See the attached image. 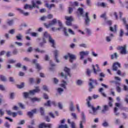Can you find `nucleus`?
<instances>
[{
	"label": "nucleus",
	"mask_w": 128,
	"mask_h": 128,
	"mask_svg": "<svg viewBox=\"0 0 128 128\" xmlns=\"http://www.w3.org/2000/svg\"><path fill=\"white\" fill-rule=\"evenodd\" d=\"M78 12H80L81 16L85 18V24L86 26L90 24V19L88 17V12H86L85 14H84V8H78Z\"/></svg>",
	"instance_id": "obj_1"
},
{
	"label": "nucleus",
	"mask_w": 128,
	"mask_h": 128,
	"mask_svg": "<svg viewBox=\"0 0 128 128\" xmlns=\"http://www.w3.org/2000/svg\"><path fill=\"white\" fill-rule=\"evenodd\" d=\"M40 87L37 86L34 90H30L29 92H24V98H30V96H34L36 92H40Z\"/></svg>",
	"instance_id": "obj_2"
},
{
	"label": "nucleus",
	"mask_w": 128,
	"mask_h": 128,
	"mask_svg": "<svg viewBox=\"0 0 128 128\" xmlns=\"http://www.w3.org/2000/svg\"><path fill=\"white\" fill-rule=\"evenodd\" d=\"M68 84L66 83V82L63 80L62 82V83L60 84V86L63 88H57V92L59 94H62V92H64V88L66 89V85Z\"/></svg>",
	"instance_id": "obj_3"
},
{
	"label": "nucleus",
	"mask_w": 128,
	"mask_h": 128,
	"mask_svg": "<svg viewBox=\"0 0 128 128\" xmlns=\"http://www.w3.org/2000/svg\"><path fill=\"white\" fill-rule=\"evenodd\" d=\"M70 68L65 67L64 68V72H61V76L62 78H68V76H70Z\"/></svg>",
	"instance_id": "obj_4"
},
{
	"label": "nucleus",
	"mask_w": 128,
	"mask_h": 128,
	"mask_svg": "<svg viewBox=\"0 0 128 128\" xmlns=\"http://www.w3.org/2000/svg\"><path fill=\"white\" fill-rule=\"evenodd\" d=\"M86 115L84 112H82L81 114V120L80 122V128H84L82 124H86Z\"/></svg>",
	"instance_id": "obj_5"
},
{
	"label": "nucleus",
	"mask_w": 128,
	"mask_h": 128,
	"mask_svg": "<svg viewBox=\"0 0 128 128\" xmlns=\"http://www.w3.org/2000/svg\"><path fill=\"white\" fill-rule=\"evenodd\" d=\"M90 82L89 83V92H92V90L94 88V84H97L96 80H94L92 78L90 79Z\"/></svg>",
	"instance_id": "obj_6"
},
{
	"label": "nucleus",
	"mask_w": 128,
	"mask_h": 128,
	"mask_svg": "<svg viewBox=\"0 0 128 128\" xmlns=\"http://www.w3.org/2000/svg\"><path fill=\"white\" fill-rule=\"evenodd\" d=\"M121 104L120 103H115L116 107L114 108V112L116 116H120V112H118V108L120 106Z\"/></svg>",
	"instance_id": "obj_7"
},
{
	"label": "nucleus",
	"mask_w": 128,
	"mask_h": 128,
	"mask_svg": "<svg viewBox=\"0 0 128 128\" xmlns=\"http://www.w3.org/2000/svg\"><path fill=\"white\" fill-rule=\"evenodd\" d=\"M58 23V20L56 18L53 19L51 20L48 24H44V26H46V28H50V26H56Z\"/></svg>",
	"instance_id": "obj_8"
},
{
	"label": "nucleus",
	"mask_w": 128,
	"mask_h": 128,
	"mask_svg": "<svg viewBox=\"0 0 128 128\" xmlns=\"http://www.w3.org/2000/svg\"><path fill=\"white\" fill-rule=\"evenodd\" d=\"M98 110H102V107L100 106H97L96 108L94 107L92 111L90 110L89 113L93 116H96V114H98Z\"/></svg>",
	"instance_id": "obj_9"
},
{
	"label": "nucleus",
	"mask_w": 128,
	"mask_h": 128,
	"mask_svg": "<svg viewBox=\"0 0 128 128\" xmlns=\"http://www.w3.org/2000/svg\"><path fill=\"white\" fill-rule=\"evenodd\" d=\"M58 24L59 28H56V27H52L51 28V30L52 32H56V30H62V22L60 20H58Z\"/></svg>",
	"instance_id": "obj_10"
},
{
	"label": "nucleus",
	"mask_w": 128,
	"mask_h": 128,
	"mask_svg": "<svg viewBox=\"0 0 128 128\" xmlns=\"http://www.w3.org/2000/svg\"><path fill=\"white\" fill-rule=\"evenodd\" d=\"M79 54L80 56V60H82L84 58V56H88V54H90V52L89 51H81L79 52Z\"/></svg>",
	"instance_id": "obj_11"
},
{
	"label": "nucleus",
	"mask_w": 128,
	"mask_h": 128,
	"mask_svg": "<svg viewBox=\"0 0 128 128\" xmlns=\"http://www.w3.org/2000/svg\"><path fill=\"white\" fill-rule=\"evenodd\" d=\"M120 64L118 62H116L114 63L112 65V70H114V72H116L118 70V68H121Z\"/></svg>",
	"instance_id": "obj_12"
},
{
	"label": "nucleus",
	"mask_w": 128,
	"mask_h": 128,
	"mask_svg": "<svg viewBox=\"0 0 128 128\" xmlns=\"http://www.w3.org/2000/svg\"><path fill=\"white\" fill-rule=\"evenodd\" d=\"M52 124H46V123H42L39 125V128H52Z\"/></svg>",
	"instance_id": "obj_13"
},
{
	"label": "nucleus",
	"mask_w": 128,
	"mask_h": 128,
	"mask_svg": "<svg viewBox=\"0 0 128 128\" xmlns=\"http://www.w3.org/2000/svg\"><path fill=\"white\" fill-rule=\"evenodd\" d=\"M48 42L50 43L51 44L52 48H56V40L50 37V38L48 39Z\"/></svg>",
	"instance_id": "obj_14"
},
{
	"label": "nucleus",
	"mask_w": 128,
	"mask_h": 128,
	"mask_svg": "<svg viewBox=\"0 0 128 128\" xmlns=\"http://www.w3.org/2000/svg\"><path fill=\"white\" fill-rule=\"evenodd\" d=\"M16 10H18L20 14H23V16H30V12H24V10H22L20 8H16Z\"/></svg>",
	"instance_id": "obj_15"
},
{
	"label": "nucleus",
	"mask_w": 128,
	"mask_h": 128,
	"mask_svg": "<svg viewBox=\"0 0 128 128\" xmlns=\"http://www.w3.org/2000/svg\"><path fill=\"white\" fill-rule=\"evenodd\" d=\"M32 5L26 4L24 6V9L28 10V8H36V3L34 1L32 2Z\"/></svg>",
	"instance_id": "obj_16"
},
{
	"label": "nucleus",
	"mask_w": 128,
	"mask_h": 128,
	"mask_svg": "<svg viewBox=\"0 0 128 128\" xmlns=\"http://www.w3.org/2000/svg\"><path fill=\"white\" fill-rule=\"evenodd\" d=\"M90 100H92V97L88 96V98L86 99V102H87V104L88 108H90L92 109L91 112H92L94 110V106L90 104Z\"/></svg>",
	"instance_id": "obj_17"
},
{
	"label": "nucleus",
	"mask_w": 128,
	"mask_h": 128,
	"mask_svg": "<svg viewBox=\"0 0 128 128\" xmlns=\"http://www.w3.org/2000/svg\"><path fill=\"white\" fill-rule=\"evenodd\" d=\"M96 66L97 67V70H96V67L94 66V65H92V68L94 70V74H98V72H100L102 70L100 69V67L98 66V64H96Z\"/></svg>",
	"instance_id": "obj_18"
},
{
	"label": "nucleus",
	"mask_w": 128,
	"mask_h": 128,
	"mask_svg": "<svg viewBox=\"0 0 128 128\" xmlns=\"http://www.w3.org/2000/svg\"><path fill=\"white\" fill-rule=\"evenodd\" d=\"M68 56L70 58V62H72L74 60H76V56L75 55L68 54Z\"/></svg>",
	"instance_id": "obj_19"
},
{
	"label": "nucleus",
	"mask_w": 128,
	"mask_h": 128,
	"mask_svg": "<svg viewBox=\"0 0 128 128\" xmlns=\"http://www.w3.org/2000/svg\"><path fill=\"white\" fill-rule=\"evenodd\" d=\"M102 109L101 111L102 114H106V112H108V110H110L108 106V105H103L102 106Z\"/></svg>",
	"instance_id": "obj_20"
},
{
	"label": "nucleus",
	"mask_w": 128,
	"mask_h": 128,
	"mask_svg": "<svg viewBox=\"0 0 128 128\" xmlns=\"http://www.w3.org/2000/svg\"><path fill=\"white\" fill-rule=\"evenodd\" d=\"M114 34H110L109 36H108L106 37V40L107 42H110L114 38Z\"/></svg>",
	"instance_id": "obj_21"
},
{
	"label": "nucleus",
	"mask_w": 128,
	"mask_h": 128,
	"mask_svg": "<svg viewBox=\"0 0 128 128\" xmlns=\"http://www.w3.org/2000/svg\"><path fill=\"white\" fill-rule=\"evenodd\" d=\"M34 114H36V109L32 110H31V112H28V114L30 118H32Z\"/></svg>",
	"instance_id": "obj_22"
},
{
	"label": "nucleus",
	"mask_w": 128,
	"mask_h": 128,
	"mask_svg": "<svg viewBox=\"0 0 128 128\" xmlns=\"http://www.w3.org/2000/svg\"><path fill=\"white\" fill-rule=\"evenodd\" d=\"M38 62V60H36L34 59L32 60V62L33 64H34L36 66V68L38 70H42V66H40V64L36 63Z\"/></svg>",
	"instance_id": "obj_23"
},
{
	"label": "nucleus",
	"mask_w": 128,
	"mask_h": 128,
	"mask_svg": "<svg viewBox=\"0 0 128 128\" xmlns=\"http://www.w3.org/2000/svg\"><path fill=\"white\" fill-rule=\"evenodd\" d=\"M68 122L69 124L71 125V128H76V123L74 122H70V120L68 119Z\"/></svg>",
	"instance_id": "obj_24"
},
{
	"label": "nucleus",
	"mask_w": 128,
	"mask_h": 128,
	"mask_svg": "<svg viewBox=\"0 0 128 128\" xmlns=\"http://www.w3.org/2000/svg\"><path fill=\"white\" fill-rule=\"evenodd\" d=\"M22 34H16V40H22Z\"/></svg>",
	"instance_id": "obj_25"
},
{
	"label": "nucleus",
	"mask_w": 128,
	"mask_h": 128,
	"mask_svg": "<svg viewBox=\"0 0 128 128\" xmlns=\"http://www.w3.org/2000/svg\"><path fill=\"white\" fill-rule=\"evenodd\" d=\"M65 20H66V22H73L74 21V18L72 16H65L64 17Z\"/></svg>",
	"instance_id": "obj_26"
},
{
	"label": "nucleus",
	"mask_w": 128,
	"mask_h": 128,
	"mask_svg": "<svg viewBox=\"0 0 128 128\" xmlns=\"http://www.w3.org/2000/svg\"><path fill=\"white\" fill-rule=\"evenodd\" d=\"M46 6L48 8H49V10H52V8H55L56 5H54V4H46Z\"/></svg>",
	"instance_id": "obj_27"
},
{
	"label": "nucleus",
	"mask_w": 128,
	"mask_h": 128,
	"mask_svg": "<svg viewBox=\"0 0 128 128\" xmlns=\"http://www.w3.org/2000/svg\"><path fill=\"white\" fill-rule=\"evenodd\" d=\"M70 112H74V102H72L70 103Z\"/></svg>",
	"instance_id": "obj_28"
},
{
	"label": "nucleus",
	"mask_w": 128,
	"mask_h": 128,
	"mask_svg": "<svg viewBox=\"0 0 128 128\" xmlns=\"http://www.w3.org/2000/svg\"><path fill=\"white\" fill-rule=\"evenodd\" d=\"M40 98H30V100L32 102H40Z\"/></svg>",
	"instance_id": "obj_29"
},
{
	"label": "nucleus",
	"mask_w": 128,
	"mask_h": 128,
	"mask_svg": "<svg viewBox=\"0 0 128 128\" xmlns=\"http://www.w3.org/2000/svg\"><path fill=\"white\" fill-rule=\"evenodd\" d=\"M53 54L55 58H58V54H60V51H58V50H54V51H53Z\"/></svg>",
	"instance_id": "obj_30"
},
{
	"label": "nucleus",
	"mask_w": 128,
	"mask_h": 128,
	"mask_svg": "<svg viewBox=\"0 0 128 128\" xmlns=\"http://www.w3.org/2000/svg\"><path fill=\"white\" fill-rule=\"evenodd\" d=\"M63 28H62L63 29V31L64 32V34L66 36H70V34H68V33L66 32V27H64V26L62 25Z\"/></svg>",
	"instance_id": "obj_31"
},
{
	"label": "nucleus",
	"mask_w": 128,
	"mask_h": 128,
	"mask_svg": "<svg viewBox=\"0 0 128 128\" xmlns=\"http://www.w3.org/2000/svg\"><path fill=\"white\" fill-rule=\"evenodd\" d=\"M52 36H50V34L48 33V32H45L44 34V37L46 38H49L50 37H51Z\"/></svg>",
	"instance_id": "obj_32"
},
{
	"label": "nucleus",
	"mask_w": 128,
	"mask_h": 128,
	"mask_svg": "<svg viewBox=\"0 0 128 128\" xmlns=\"http://www.w3.org/2000/svg\"><path fill=\"white\" fill-rule=\"evenodd\" d=\"M110 32H116V25L114 26V28L112 26H110Z\"/></svg>",
	"instance_id": "obj_33"
},
{
	"label": "nucleus",
	"mask_w": 128,
	"mask_h": 128,
	"mask_svg": "<svg viewBox=\"0 0 128 128\" xmlns=\"http://www.w3.org/2000/svg\"><path fill=\"white\" fill-rule=\"evenodd\" d=\"M118 53L115 52V53H114V54L111 55V58H112V60H114V58H118Z\"/></svg>",
	"instance_id": "obj_34"
},
{
	"label": "nucleus",
	"mask_w": 128,
	"mask_h": 128,
	"mask_svg": "<svg viewBox=\"0 0 128 128\" xmlns=\"http://www.w3.org/2000/svg\"><path fill=\"white\" fill-rule=\"evenodd\" d=\"M30 35L36 38V36H38V33L33 32L30 33Z\"/></svg>",
	"instance_id": "obj_35"
},
{
	"label": "nucleus",
	"mask_w": 128,
	"mask_h": 128,
	"mask_svg": "<svg viewBox=\"0 0 128 128\" xmlns=\"http://www.w3.org/2000/svg\"><path fill=\"white\" fill-rule=\"evenodd\" d=\"M108 98L109 100H110L108 102L109 106H112V102H114V100H112V97H109Z\"/></svg>",
	"instance_id": "obj_36"
},
{
	"label": "nucleus",
	"mask_w": 128,
	"mask_h": 128,
	"mask_svg": "<svg viewBox=\"0 0 128 128\" xmlns=\"http://www.w3.org/2000/svg\"><path fill=\"white\" fill-rule=\"evenodd\" d=\"M0 78L2 82H6V78L5 76H4L3 75L0 76Z\"/></svg>",
	"instance_id": "obj_37"
},
{
	"label": "nucleus",
	"mask_w": 128,
	"mask_h": 128,
	"mask_svg": "<svg viewBox=\"0 0 128 128\" xmlns=\"http://www.w3.org/2000/svg\"><path fill=\"white\" fill-rule=\"evenodd\" d=\"M102 90H104V88H100V89H99V92H101L102 96H106V94H104V92H102Z\"/></svg>",
	"instance_id": "obj_38"
},
{
	"label": "nucleus",
	"mask_w": 128,
	"mask_h": 128,
	"mask_svg": "<svg viewBox=\"0 0 128 128\" xmlns=\"http://www.w3.org/2000/svg\"><path fill=\"white\" fill-rule=\"evenodd\" d=\"M7 24H8V26H12L14 24V20H8Z\"/></svg>",
	"instance_id": "obj_39"
},
{
	"label": "nucleus",
	"mask_w": 128,
	"mask_h": 128,
	"mask_svg": "<svg viewBox=\"0 0 128 128\" xmlns=\"http://www.w3.org/2000/svg\"><path fill=\"white\" fill-rule=\"evenodd\" d=\"M68 32L69 34H72V36H74V34H76V33H74V30H72L70 28L68 29Z\"/></svg>",
	"instance_id": "obj_40"
},
{
	"label": "nucleus",
	"mask_w": 128,
	"mask_h": 128,
	"mask_svg": "<svg viewBox=\"0 0 128 128\" xmlns=\"http://www.w3.org/2000/svg\"><path fill=\"white\" fill-rule=\"evenodd\" d=\"M76 84H78V86H82V80H77Z\"/></svg>",
	"instance_id": "obj_41"
},
{
	"label": "nucleus",
	"mask_w": 128,
	"mask_h": 128,
	"mask_svg": "<svg viewBox=\"0 0 128 128\" xmlns=\"http://www.w3.org/2000/svg\"><path fill=\"white\" fill-rule=\"evenodd\" d=\"M14 44H16L17 46H22V43L20 42H14Z\"/></svg>",
	"instance_id": "obj_42"
},
{
	"label": "nucleus",
	"mask_w": 128,
	"mask_h": 128,
	"mask_svg": "<svg viewBox=\"0 0 128 128\" xmlns=\"http://www.w3.org/2000/svg\"><path fill=\"white\" fill-rule=\"evenodd\" d=\"M58 128H68V126L66 124L64 125L60 124Z\"/></svg>",
	"instance_id": "obj_43"
},
{
	"label": "nucleus",
	"mask_w": 128,
	"mask_h": 128,
	"mask_svg": "<svg viewBox=\"0 0 128 128\" xmlns=\"http://www.w3.org/2000/svg\"><path fill=\"white\" fill-rule=\"evenodd\" d=\"M120 123V120L118 118H115L114 124H118Z\"/></svg>",
	"instance_id": "obj_44"
},
{
	"label": "nucleus",
	"mask_w": 128,
	"mask_h": 128,
	"mask_svg": "<svg viewBox=\"0 0 128 128\" xmlns=\"http://www.w3.org/2000/svg\"><path fill=\"white\" fill-rule=\"evenodd\" d=\"M71 116H72V118H74V120H77L78 116H76V113H72Z\"/></svg>",
	"instance_id": "obj_45"
},
{
	"label": "nucleus",
	"mask_w": 128,
	"mask_h": 128,
	"mask_svg": "<svg viewBox=\"0 0 128 128\" xmlns=\"http://www.w3.org/2000/svg\"><path fill=\"white\" fill-rule=\"evenodd\" d=\"M120 20L123 22V23L124 24V26L126 24H128L126 23V18H121V19H120Z\"/></svg>",
	"instance_id": "obj_46"
},
{
	"label": "nucleus",
	"mask_w": 128,
	"mask_h": 128,
	"mask_svg": "<svg viewBox=\"0 0 128 128\" xmlns=\"http://www.w3.org/2000/svg\"><path fill=\"white\" fill-rule=\"evenodd\" d=\"M86 30L88 36H90L92 34V31L90 29L86 28Z\"/></svg>",
	"instance_id": "obj_47"
},
{
	"label": "nucleus",
	"mask_w": 128,
	"mask_h": 128,
	"mask_svg": "<svg viewBox=\"0 0 128 128\" xmlns=\"http://www.w3.org/2000/svg\"><path fill=\"white\" fill-rule=\"evenodd\" d=\"M24 84L22 83V84H20V85H17V88H24Z\"/></svg>",
	"instance_id": "obj_48"
},
{
	"label": "nucleus",
	"mask_w": 128,
	"mask_h": 128,
	"mask_svg": "<svg viewBox=\"0 0 128 128\" xmlns=\"http://www.w3.org/2000/svg\"><path fill=\"white\" fill-rule=\"evenodd\" d=\"M100 6H102V8H106L107 4L104 2H102L100 4Z\"/></svg>",
	"instance_id": "obj_49"
},
{
	"label": "nucleus",
	"mask_w": 128,
	"mask_h": 128,
	"mask_svg": "<svg viewBox=\"0 0 128 128\" xmlns=\"http://www.w3.org/2000/svg\"><path fill=\"white\" fill-rule=\"evenodd\" d=\"M79 46H80L81 48H86L88 46H86V44H79Z\"/></svg>",
	"instance_id": "obj_50"
},
{
	"label": "nucleus",
	"mask_w": 128,
	"mask_h": 128,
	"mask_svg": "<svg viewBox=\"0 0 128 128\" xmlns=\"http://www.w3.org/2000/svg\"><path fill=\"white\" fill-rule=\"evenodd\" d=\"M40 112H41V114L42 116L44 115V108H40Z\"/></svg>",
	"instance_id": "obj_51"
},
{
	"label": "nucleus",
	"mask_w": 128,
	"mask_h": 128,
	"mask_svg": "<svg viewBox=\"0 0 128 128\" xmlns=\"http://www.w3.org/2000/svg\"><path fill=\"white\" fill-rule=\"evenodd\" d=\"M10 100H14V93H10Z\"/></svg>",
	"instance_id": "obj_52"
},
{
	"label": "nucleus",
	"mask_w": 128,
	"mask_h": 128,
	"mask_svg": "<svg viewBox=\"0 0 128 128\" xmlns=\"http://www.w3.org/2000/svg\"><path fill=\"white\" fill-rule=\"evenodd\" d=\"M44 44H46V40H44V38H43V42L40 43V46H44Z\"/></svg>",
	"instance_id": "obj_53"
},
{
	"label": "nucleus",
	"mask_w": 128,
	"mask_h": 128,
	"mask_svg": "<svg viewBox=\"0 0 128 128\" xmlns=\"http://www.w3.org/2000/svg\"><path fill=\"white\" fill-rule=\"evenodd\" d=\"M102 126H104L105 128H106V126H108V123L106 122H104L102 123Z\"/></svg>",
	"instance_id": "obj_54"
},
{
	"label": "nucleus",
	"mask_w": 128,
	"mask_h": 128,
	"mask_svg": "<svg viewBox=\"0 0 128 128\" xmlns=\"http://www.w3.org/2000/svg\"><path fill=\"white\" fill-rule=\"evenodd\" d=\"M100 98V96L98 95V94H93L92 96V98L94 100H96V98Z\"/></svg>",
	"instance_id": "obj_55"
},
{
	"label": "nucleus",
	"mask_w": 128,
	"mask_h": 128,
	"mask_svg": "<svg viewBox=\"0 0 128 128\" xmlns=\"http://www.w3.org/2000/svg\"><path fill=\"white\" fill-rule=\"evenodd\" d=\"M72 21H66V26H72Z\"/></svg>",
	"instance_id": "obj_56"
},
{
	"label": "nucleus",
	"mask_w": 128,
	"mask_h": 128,
	"mask_svg": "<svg viewBox=\"0 0 128 128\" xmlns=\"http://www.w3.org/2000/svg\"><path fill=\"white\" fill-rule=\"evenodd\" d=\"M8 64H14L16 62V60H8Z\"/></svg>",
	"instance_id": "obj_57"
},
{
	"label": "nucleus",
	"mask_w": 128,
	"mask_h": 128,
	"mask_svg": "<svg viewBox=\"0 0 128 128\" xmlns=\"http://www.w3.org/2000/svg\"><path fill=\"white\" fill-rule=\"evenodd\" d=\"M4 114V112L2 110V109H0V116H2Z\"/></svg>",
	"instance_id": "obj_58"
},
{
	"label": "nucleus",
	"mask_w": 128,
	"mask_h": 128,
	"mask_svg": "<svg viewBox=\"0 0 128 128\" xmlns=\"http://www.w3.org/2000/svg\"><path fill=\"white\" fill-rule=\"evenodd\" d=\"M47 18V17L46 16H42L40 18V20L44 21L46 20Z\"/></svg>",
	"instance_id": "obj_59"
},
{
	"label": "nucleus",
	"mask_w": 128,
	"mask_h": 128,
	"mask_svg": "<svg viewBox=\"0 0 128 128\" xmlns=\"http://www.w3.org/2000/svg\"><path fill=\"white\" fill-rule=\"evenodd\" d=\"M86 4L87 6H90V0H86Z\"/></svg>",
	"instance_id": "obj_60"
},
{
	"label": "nucleus",
	"mask_w": 128,
	"mask_h": 128,
	"mask_svg": "<svg viewBox=\"0 0 128 128\" xmlns=\"http://www.w3.org/2000/svg\"><path fill=\"white\" fill-rule=\"evenodd\" d=\"M14 29H12L10 30H9L8 32L9 34H14Z\"/></svg>",
	"instance_id": "obj_61"
},
{
	"label": "nucleus",
	"mask_w": 128,
	"mask_h": 128,
	"mask_svg": "<svg viewBox=\"0 0 128 128\" xmlns=\"http://www.w3.org/2000/svg\"><path fill=\"white\" fill-rule=\"evenodd\" d=\"M121 110H125V112H128V108L126 107H122Z\"/></svg>",
	"instance_id": "obj_62"
},
{
	"label": "nucleus",
	"mask_w": 128,
	"mask_h": 128,
	"mask_svg": "<svg viewBox=\"0 0 128 128\" xmlns=\"http://www.w3.org/2000/svg\"><path fill=\"white\" fill-rule=\"evenodd\" d=\"M24 122H25L24 120H22L20 121V122H19L18 124V126H20V124H24Z\"/></svg>",
	"instance_id": "obj_63"
},
{
	"label": "nucleus",
	"mask_w": 128,
	"mask_h": 128,
	"mask_svg": "<svg viewBox=\"0 0 128 128\" xmlns=\"http://www.w3.org/2000/svg\"><path fill=\"white\" fill-rule=\"evenodd\" d=\"M68 14H72V7H69L68 8Z\"/></svg>",
	"instance_id": "obj_64"
}]
</instances>
